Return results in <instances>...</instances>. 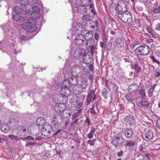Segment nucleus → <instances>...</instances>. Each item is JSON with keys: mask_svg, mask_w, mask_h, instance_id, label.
Wrapping results in <instances>:
<instances>
[{"mask_svg": "<svg viewBox=\"0 0 160 160\" xmlns=\"http://www.w3.org/2000/svg\"><path fill=\"white\" fill-rule=\"evenodd\" d=\"M96 99V95L95 94V92L92 90L88 93L87 98L86 104L88 105L92 101L95 100Z\"/></svg>", "mask_w": 160, "mask_h": 160, "instance_id": "obj_8", "label": "nucleus"}, {"mask_svg": "<svg viewBox=\"0 0 160 160\" xmlns=\"http://www.w3.org/2000/svg\"><path fill=\"white\" fill-rule=\"evenodd\" d=\"M96 128L93 127H91V130L89 133L88 134L87 137L90 139L92 138L94 134H95Z\"/></svg>", "mask_w": 160, "mask_h": 160, "instance_id": "obj_24", "label": "nucleus"}, {"mask_svg": "<svg viewBox=\"0 0 160 160\" xmlns=\"http://www.w3.org/2000/svg\"><path fill=\"white\" fill-rule=\"evenodd\" d=\"M62 122L59 115L58 114L55 115L52 119L51 123L55 125L60 124Z\"/></svg>", "mask_w": 160, "mask_h": 160, "instance_id": "obj_14", "label": "nucleus"}, {"mask_svg": "<svg viewBox=\"0 0 160 160\" xmlns=\"http://www.w3.org/2000/svg\"><path fill=\"white\" fill-rule=\"evenodd\" d=\"M8 137L11 138V139H13L16 140H17L18 138L17 136H15L12 135H9Z\"/></svg>", "mask_w": 160, "mask_h": 160, "instance_id": "obj_48", "label": "nucleus"}, {"mask_svg": "<svg viewBox=\"0 0 160 160\" xmlns=\"http://www.w3.org/2000/svg\"><path fill=\"white\" fill-rule=\"evenodd\" d=\"M83 104L82 103V102H80L78 104L77 106H76V107L77 108H78V110H82V108H81V106H82Z\"/></svg>", "mask_w": 160, "mask_h": 160, "instance_id": "obj_46", "label": "nucleus"}, {"mask_svg": "<svg viewBox=\"0 0 160 160\" xmlns=\"http://www.w3.org/2000/svg\"><path fill=\"white\" fill-rule=\"evenodd\" d=\"M40 2L38 0H33L32 1V4L33 6H38L40 4Z\"/></svg>", "mask_w": 160, "mask_h": 160, "instance_id": "obj_42", "label": "nucleus"}, {"mask_svg": "<svg viewBox=\"0 0 160 160\" xmlns=\"http://www.w3.org/2000/svg\"><path fill=\"white\" fill-rule=\"evenodd\" d=\"M118 16L122 15L123 13L127 11L125 3L122 1H119L116 7Z\"/></svg>", "mask_w": 160, "mask_h": 160, "instance_id": "obj_3", "label": "nucleus"}, {"mask_svg": "<svg viewBox=\"0 0 160 160\" xmlns=\"http://www.w3.org/2000/svg\"><path fill=\"white\" fill-rule=\"evenodd\" d=\"M9 122L13 126H18L19 124L18 121L16 119L13 118H10V119Z\"/></svg>", "mask_w": 160, "mask_h": 160, "instance_id": "obj_26", "label": "nucleus"}, {"mask_svg": "<svg viewBox=\"0 0 160 160\" xmlns=\"http://www.w3.org/2000/svg\"><path fill=\"white\" fill-rule=\"evenodd\" d=\"M1 129L3 132L6 133L9 131V127L7 125H4L2 127Z\"/></svg>", "mask_w": 160, "mask_h": 160, "instance_id": "obj_36", "label": "nucleus"}, {"mask_svg": "<svg viewBox=\"0 0 160 160\" xmlns=\"http://www.w3.org/2000/svg\"><path fill=\"white\" fill-rule=\"evenodd\" d=\"M154 76L155 78L160 77V72L158 71L155 72L154 73Z\"/></svg>", "mask_w": 160, "mask_h": 160, "instance_id": "obj_51", "label": "nucleus"}, {"mask_svg": "<svg viewBox=\"0 0 160 160\" xmlns=\"http://www.w3.org/2000/svg\"><path fill=\"white\" fill-rule=\"evenodd\" d=\"M21 18V16L19 14L15 13L13 15V18L15 21H18Z\"/></svg>", "mask_w": 160, "mask_h": 160, "instance_id": "obj_38", "label": "nucleus"}, {"mask_svg": "<svg viewBox=\"0 0 160 160\" xmlns=\"http://www.w3.org/2000/svg\"><path fill=\"white\" fill-rule=\"evenodd\" d=\"M147 30L148 33H150L152 35H153L154 34L152 32V30L150 28H148Z\"/></svg>", "mask_w": 160, "mask_h": 160, "instance_id": "obj_62", "label": "nucleus"}, {"mask_svg": "<svg viewBox=\"0 0 160 160\" xmlns=\"http://www.w3.org/2000/svg\"><path fill=\"white\" fill-rule=\"evenodd\" d=\"M155 54L158 57H160V50H156L155 52Z\"/></svg>", "mask_w": 160, "mask_h": 160, "instance_id": "obj_56", "label": "nucleus"}, {"mask_svg": "<svg viewBox=\"0 0 160 160\" xmlns=\"http://www.w3.org/2000/svg\"><path fill=\"white\" fill-rule=\"evenodd\" d=\"M142 55H147L150 52V48L147 45L142 46Z\"/></svg>", "mask_w": 160, "mask_h": 160, "instance_id": "obj_21", "label": "nucleus"}, {"mask_svg": "<svg viewBox=\"0 0 160 160\" xmlns=\"http://www.w3.org/2000/svg\"><path fill=\"white\" fill-rule=\"evenodd\" d=\"M154 14H158L160 13V5L158 7L155 8L152 11Z\"/></svg>", "mask_w": 160, "mask_h": 160, "instance_id": "obj_39", "label": "nucleus"}, {"mask_svg": "<svg viewBox=\"0 0 160 160\" xmlns=\"http://www.w3.org/2000/svg\"><path fill=\"white\" fill-rule=\"evenodd\" d=\"M90 121L89 119L87 118L86 119L85 121V124L87 126H89L90 125Z\"/></svg>", "mask_w": 160, "mask_h": 160, "instance_id": "obj_45", "label": "nucleus"}, {"mask_svg": "<svg viewBox=\"0 0 160 160\" xmlns=\"http://www.w3.org/2000/svg\"><path fill=\"white\" fill-rule=\"evenodd\" d=\"M125 135L127 138H130L133 134V131L131 129H126L125 131Z\"/></svg>", "mask_w": 160, "mask_h": 160, "instance_id": "obj_23", "label": "nucleus"}, {"mask_svg": "<svg viewBox=\"0 0 160 160\" xmlns=\"http://www.w3.org/2000/svg\"><path fill=\"white\" fill-rule=\"evenodd\" d=\"M68 114L67 112H65L64 111H62L60 115L62 118H65L68 117Z\"/></svg>", "mask_w": 160, "mask_h": 160, "instance_id": "obj_41", "label": "nucleus"}, {"mask_svg": "<svg viewBox=\"0 0 160 160\" xmlns=\"http://www.w3.org/2000/svg\"><path fill=\"white\" fill-rule=\"evenodd\" d=\"M52 131V126L49 124L46 125L41 129V132L44 136H48Z\"/></svg>", "mask_w": 160, "mask_h": 160, "instance_id": "obj_5", "label": "nucleus"}, {"mask_svg": "<svg viewBox=\"0 0 160 160\" xmlns=\"http://www.w3.org/2000/svg\"><path fill=\"white\" fill-rule=\"evenodd\" d=\"M77 82V79L75 77H72L70 78H68V79H64V80L63 82V84H65L66 82H67L68 84L71 85L76 84Z\"/></svg>", "mask_w": 160, "mask_h": 160, "instance_id": "obj_13", "label": "nucleus"}, {"mask_svg": "<svg viewBox=\"0 0 160 160\" xmlns=\"http://www.w3.org/2000/svg\"><path fill=\"white\" fill-rule=\"evenodd\" d=\"M150 58L154 62H155L157 60L153 55H151Z\"/></svg>", "mask_w": 160, "mask_h": 160, "instance_id": "obj_58", "label": "nucleus"}, {"mask_svg": "<svg viewBox=\"0 0 160 160\" xmlns=\"http://www.w3.org/2000/svg\"><path fill=\"white\" fill-rule=\"evenodd\" d=\"M125 121L130 125H133L135 123V118L133 116L129 115L125 118Z\"/></svg>", "mask_w": 160, "mask_h": 160, "instance_id": "obj_11", "label": "nucleus"}, {"mask_svg": "<svg viewBox=\"0 0 160 160\" xmlns=\"http://www.w3.org/2000/svg\"><path fill=\"white\" fill-rule=\"evenodd\" d=\"M57 103L59 104H64L66 103L67 101L68 98L67 96L65 95H62L60 94L57 96ZM61 105H58V107L59 108L56 110V108H55V110H61V108H60L61 107L60 106Z\"/></svg>", "mask_w": 160, "mask_h": 160, "instance_id": "obj_4", "label": "nucleus"}, {"mask_svg": "<svg viewBox=\"0 0 160 160\" xmlns=\"http://www.w3.org/2000/svg\"><path fill=\"white\" fill-rule=\"evenodd\" d=\"M93 35V32L92 31H88L85 34V38L87 40V42H89V41L92 40Z\"/></svg>", "mask_w": 160, "mask_h": 160, "instance_id": "obj_18", "label": "nucleus"}, {"mask_svg": "<svg viewBox=\"0 0 160 160\" xmlns=\"http://www.w3.org/2000/svg\"><path fill=\"white\" fill-rule=\"evenodd\" d=\"M20 131H22L23 132H26L27 131V130L25 126H21Z\"/></svg>", "mask_w": 160, "mask_h": 160, "instance_id": "obj_54", "label": "nucleus"}, {"mask_svg": "<svg viewBox=\"0 0 160 160\" xmlns=\"http://www.w3.org/2000/svg\"><path fill=\"white\" fill-rule=\"evenodd\" d=\"M84 40V37L83 35L81 34H77V36L75 38V44L78 46H83L85 43Z\"/></svg>", "mask_w": 160, "mask_h": 160, "instance_id": "obj_6", "label": "nucleus"}, {"mask_svg": "<svg viewBox=\"0 0 160 160\" xmlns=\"http://www.w3.org/2000/svg\"><path fill=\"white\" fill-rule=\"evenodd\" d=\"M69 86L68 85H65V87H62L60 89L61 94L65 95L67 96L70 93V91L69 89Z\"/></svg>", "mask_w": 160, "mask_h": 160, "instance_id": "obj_16", "label": "nucleus"}, {"mask_svg": "<svg viewBox=\"0 0 160 160\" xmlns=\"http://www.w3.org/2000/svg\"><path fill=\"white\" fill-rule=\"evenodd\" d=\"M80 112H81V111H78L77 112L74 113L72 114L71 119L73 121L70 124V125L71 126H73L75 123L77 124L78 119L77 117L79 116V114Z\"/></svg>", "mask_w": 160, "mask_h": 160, "instance_id": "obj_12", "label": "nucleus"}, {"mask_svg": "<svg viewBox=\"0 0 160 160\" xmlns=\"http://www.w3.org/2000/svg\"><path fill=\"white\" fill-rule=\"evenodd\" d=\"M154 137V134L152 131H148L145 134V138L151 140Z\"/></svg>", "mask_w": 160, "mask_h": 160, "instance_id": "obj_25", "label": "nucleus"}, {"mask_svg": "<svg viewBox=\"0 0 160 160\" xmlns=\"http://www.w3.org/2000/svg\"><path fill=\"white\" fill-rule=\"evenodd\" d=\"M87 24H88V26H89L90 28L95 30V29L94 28L96 27V31H98L99 27L98 21L97 19H95L94 21L92 20H88L87 21Z\"/></svg>", "mask_w": 160, "mask_h": 160, "instance_id": "obj_9", "label": "nucleus"}, {"mask_svg": "<svg viewBox=\"0 0 160 160\" xmlns=\"http://www.w3.org/2000/svg\"><path fill=\"white\" fill-rule=\"evenodd\" d=\"M99 37V34L98 33L96 32L95 33L94 38L96 40H97Z\"/></svg>", "mask_w": 160, "mask_h": 160, "instance_id": "obj_60", "label": "nucleus"}, {"mask_svg": "<svg viewBox=\"0 0 160 160\" xmlns=\"http://www.w3.org/2000/svg\"><path fill=\"white\" fill-rule=\"evenodd\" d=\"M83 25L79 23L77 24L74 27V30L75 33L77 34H81L82 32L83 31Z\"/></svg>", "mask_w": 160, "mask_h": 160, "instance_id": "obj_15", "label": "nucleus"}, {"mask_svg": "<svg viewBox=\"0 0 160 160\" xmlns=\"http://www.w3.org/2000/svg\"><path fill=\"white\" fill-rule=\"evenodd\" d=\"M112 144L115 147H119L124 142V140L122 137H116L112 141Z\"/></svg>", "mask_w": 160, "mask_h": 160, "instance_id": "obj_7", "label": "nucleus"}, {"mask_svg": "<svg viewBox=\"0 0 160 160\" xmlns=\"http://www.w3.org/2000/svg\"><path fill=\"white\" fill-rule=\"evenodd\" d=\"M87 81L88 80L86 79H83L81 81L80 85L82 89H86L88 85Z\"/></svg>", "mask_w": 160, "mask_h": 160, "instance_id": "obj_29", "label": "nucleus"}, {"mask_svg": "<svg viewBox=\"0 0 160 160\" xmlns=\"http://www.w3.org/2000/svg\"><path fill=\"white\" fill-rule=\"evenodd\" d=\"M126 146H128L130 148H132L135 146V142L132 141H127L125 144Z\"/></svg>", "mask_w": 160, "mask_h": 160, "instance_id": "obj_31", "label": "nucleus"}, {"mask_svg": "<svg viewBox=\"0 0 160 160\" xmlns=\"http://www.w3.org/2000/svg\"><path fill=\"white\" fill-rule=\"evenodd\" d=\"M14 10L16 13L20 14L22 12L23 10L22 8H20L18 6H15L14 8Z\"/></svg>", "mask_w": 160, "mask_h": 160, "instance_id": "obj_37", "label": "nucleus"}, {"mask_svg": "<svg viewBox=\"0 0 160 160\" xmlns=\"http://www.w3.org/2000/svg\"><path fill=\"white\" fill-rule=\"evenodd\" d=\"M115 6V4L112 2L109 6V9L110 11L112 10L113 7Z\"/></svg>", "mask_w": 160, "mask_h": 160, "instance_id": "obj_50", "label": "nucleus"}, {"mask_svg": "<svg viewBox=\"0 0 160 160\" xmlns=\"http://www.w3.org/2000/svg\"><path fill=\"white\" fill-rule=\"evenodd\" d=\"M32 9L33 10L32 14H34V15L35 16V17L37 18H39L40 17V15L39 14L40 11L39 8L38 6H34L32 7Z\"/></svg>", "mask_w": 160, "mask_h": 160, "instance_id": "obj_17", "label": "nucleus"}, {"mask_svg": "<svg viewBox=\"0 0 160 160\" xmlns=\"http://www.w3.org/2000/svg\"><path fill=\"white\" fill-rule=\"evenodd\" d=\"M102 94L105 98H107L108 94L106 91H103L102 93Z\"/></svg>", "mask_w": 160, "mask_h": 160, "instance_id": "obj_59", "label": "nucleus"}, {"mask_svg": "<svg viewBox=\"0 0 160 160\" xmlns=\"http://www.w3.org/2000/svg\"><path fill=\"white\" fill-rule=\"evenodd\" d=\"M37 21L33 18H30L28 19L27 21L21 24L22 28L26 30L27 32H31L35 31L36 29L35 27L32 26L37 24Z\"/></svg>", "mask_w": 160, "mask_h": 160, "instance_id": "obj_1", "label": "nucleus"}, {"mask_svg": "<svg viewBox=\"0 0 160 160\" xmlns=\"http://www.w3.org/2000/svg\"><path fill=\"white\" fill-rule=\"evenodd\" d=\"M156 125L158 128H160V119H158L156 121Z\"/></svg>", "mask_w": 160, "mask_h": 160, "instance_id": "obj_49", "label": "nucleus"}, {"mask_svg": "<svg viewBox=\"0 0 160 160\" xmlns=\"http://www.w3.org/2000/svg\"><path fill=\"white\" fill-rule=\"evenodd\" d=\"M97 103H95L94 104L93 106H92V108H91V110H94L95 109H98V108L97 107Z\"/></svg>", "mask_w": 160, "mask_h": 160, "instance_id": "obj_52", "label": "nucleus"}, {"mask_svg": "<svg viewBox=\"0 0 160 160\" xmlns=\"http://www.w3.org/2000/svg\"><path fill=\"white\" fill-rule=\"evenodd\" d=\"M123 151L122 150H121L117 153V155L118 157H120L123 154Z\"/></svg>", "mask_w": 160, "mask_h": 160, "instance_id": "obj_63", "label": "nucleus"}, {"mask_svg": "<svg viewBox=\"0 0 160 160\" xmlns=\"http://www.w3.org/2000/svg\"><path fill=\"white\" fill-rule=\"evenodd\" d=\"M88 68L89 70L90 71H93V70L94 68L93 65L92 64H90L88 66Z\"/></svg>", "mask_w": 160, "mask_h": 160, "instance_id": "obj_53", "label": "nucleus"}, {"mask_svg": "<svg viewBox=\"0 0 160 160\" xmlns=\"http://www.w3.org/2000/svg\"><path fill=\"white\" fill-rule=\"evenodd\" d=\"M142 46H140L138 47L136 49L134 50V52L136 54L138 55H142Z\"/></svg>", "mask_w": 160, "mask_h": 160, "instance_id": "obj_28", "label": "nucleus"}, {"mask_svg": "<svg viewBox=\"0 0 160 160\" xmlns=\"http://www.w3.org/2000/svg\"><path fill=\"white\" fill-rule=\"evenodd\" d=\"M139 94L141 96V98L142 100L146 99V93L144 89H141L140 91Z\"/></svg>", "mask_w": 160, "mask_h": 160, "instance_id": "obj_33", "label": "nucleus"}, {"mask_svg": "<svg viewBox=\"0 0 160 160\" xmlns=\"http://www.w3.org/2000/svg\"><path fill=\"white\" fill-rule=\"evenodd\" d=\"M125 98L128 102H132L133 101V96L132 95L129 93V94H126Z\"/></svg>", "mask_w": 160, "mask_h": 160, "instance_id": "obj_32", "label": "nucleus"}, {"mask_svg": "<svg viewBox=\"0 0 160 160\" xmlns=\"http://www.w3.org/2000/svg\"><path fill=\"white\" fill-rule=\"evenodd\" d=\"M118 17L121 18V20L124 22L130 24L132 22L131 13L129 11H126L123 13L122 15L118 16Z\"/></svg>", "mask_w": 160, "mask_h": 160, "instance_id": "obj_2", "label": "nucleus"}, {"mask_svg": "<svg viewBox=\"0 0 160 160\" xmlns=\"http://www.w3.org/2000/svg\"><path fill=\"white\" fill-rule=\"evenodd\" d=\"M142 103V106H143L145 107H147L148 106L149 103L148 101H146L143 102Z\"/></svg>", "mask_w": 160, "mask_h": 160, "instance_id": "obj_44", "label": "nucleus"}, {"mask_svg": "<svg viewBox=\"0 0 160 160\" xmlns=\"http://www.w3.org/2000/svg\"><path fill=\"white\" fill-rule=\"evenodd\" d=\"M137 85L136 84H132L128 88V90L130 92H134L136 89Z\"/></svg>", "mask_w": 160, "mask_h": 160, "instance_id": "obj_30", "label": "nucleus"}, {"mask_svg": "<svg viewBox=\"0 0 160 160\" xmlns=\"http://www.w3.org/2000/svg\"><path fill=\"white\" fill-rule=\"evenodd\" d=\"M70 122V120L68 119L66 120L65 122L64 125L65 126H67L69 123Z\"/></svg>", "mask_w": 160, "mask_h": 160, "instance_id": "obj_61", "label": "nucleus"}, {"mask_svg": "<svg viewBox=\"0 0 160 160\" xmlns=\"http://www.w3.org/2000/svg\"><path fill=\"white\" fill-rule=\"evenodd\" d=\"M19 38L21 41H26L28 40V39L27 36H26V34H22L19 36Z\"/></svg>", "mask_w": 160, "mask_h": 160, "instance_id": "obj_40", "label": "nucleus"}, {"mask_svg": "<svg viewBox=\"0 0 160 160\" xmlns=\"http://www.w3.org/2000/svg\"><path fill=\"white\" fill-rule=\"evenodd\" d=\"M134 69L135 70V72H134L135 75H138L139 74L140 71L141 70V68L140 66H139L138 65H135L134 66ZM137 76V75H136Z\"/></svg>", "mask_w": 160, "mask_h": 160, "instance_id": "obj_34", "label": "nucleus"}, {"mask_svg": "<svg viewBox=\"0 0 160 160\" xmlns=\"http://www.w3.org/2000/svg\"><path fill=\"white\" fill-rule=\"evenodd\" d=\"M85 46L87 48L90 47V52L92 55L94 54V50L96 49L95 47L93 45H92L89 42H86Z\"/></svg>", "mask_w": 160, "mask_h": 160, "instance_id": "obj_20", "label": "nucleus"}, {"mask_svg": "<svg viewBox=\"0 0 160 160\" xmlns=\"http://www.w3.org/2000/svg\"><path fill=\"white\" fill-rule=\"evenodd\" d=\"M137 104L138 105V106L139 107H142V101H138V100L137 101Z\"/></svg>", "mask_w": 160, "mask_h": 160, "instance_id": "obj_57", "label": "nucleus"}, {"mask_svg": "<svg viewBox=\"0 0 160 160\" xmlns=\"http://www.w3.org/2000/svg\"><path fill=\"white\" fill-rule=\"evenodd\" d=\"M46 122L45 118L42 117L38 118L36 120V123L37 125L42 126L44 125Z\"/></svg>", "mask_w": 160, "mask_h": 160, "instance_id": "obj_19", "label": "nucleus"}, {"mask_svg": "<svg viewBox=\"0 0 160 160\" xmlns=\"http://www.w3.org/2000/svg\"><path fill=\"white\" fill-rule=\"evenodd\" d=\"M153 40L152 39H149L146 40V42L148 43H150L152 42Z\"/></svg>", "mask_w": 160, "mask_h": 160, "instance_id": "obj_64", "label": "nucleus"}, {"mask_svg": "<svg viewBox=\"0 0 160 160\" xmlns=\"http://www.w3.org/2000/svg\"><path fill=\"white\" fill-rule=\"evenodd\" d=\"M96 141V139H95L92 140H89L87 142L91 146H94Z\"/></svg>", "mask_w": 160, "mask_h": 160, "instance_id": "obj_43", "label": "nucleus"}, {"mask_svg": "<svg viewBox=\"0 0 160 160\" xmlns=\"http://www.w3.org/2000/svg\"><path fill=\"white\" fill-rule=\"evenodd\" d=\"M76 8L79 14L84 15L87 12V8L84 5H80L78 6Z\"/></svg>", "mask_w": 160, "mask_h": 160, "instance_id": "obj_10", "label": "nucleus"}, {"mask_svg": "<svg viewBox=\"0 0 160 160\" xmlns=\"http://www.w3.org/2000/svg\"><path fill=\"white\" fill-rule=\"evenodd\" d=\"M81 52H79L78 50L76 51L75 52V55H76V57L80 56L81 55Z\"/></svg>", "mask_w": 160, "mask_h": 160, "instance_id": "obj_55", "label": "nucleus"}, {"mask_svg": "<svg viewBox=\"0 0 160 160\" xmlns=\"http://www.w3.org/2000/svg\"><path fill=\"white\" fill-rule=\"evenodd\" d=\"M155 29L158 31H160V22L156 25Z\"/></svg>", "mask_w": 160, "mask_h": 160, "instance_id": "obj_47", "label": "nucleus"}, {"mask_svg": "<svg viewBox=\"0 0 160 160\" xmlns=\"http://www.w3.org/2000/svg\"><path fill=\"white\" fill-rule=\"evenodd\" d=\"M115 42H116V46L118 48H121L123 46L124 44V40L121 38H117Z\"/></svg>", "mask_w": 160, "mask_h": 160, "instance_id": "obj_22", "label": "nucleus"}, {"mask_svg": "<svg viewBox=\"0 0 160 160\" xmlns=\"http://www.w3.org/2000/svg\"><path fill=\"white\" fill-rule=\"evenodd\" d=\"M90 16L89 14H86L83 15L82 17V20L83 21H86L87 24V21L88 20H91L90 19Z\"/></svg>", "mask_w": 160, "mask_h": 160, "instance_id": "obj_35", "label": "nucleus"}, {"mask_svg": "<svg viewBox=\"0 0 160 160\" xmlns=\"http://www.w3.org/2000/svg\"><path fill=\"white\" fill-rule=\"evenodd\" d=\"M29 3V0H22L20 4L22 8H26Z\"/></svg>", "mask_w": 160, "mask_h": 160, "instance_id": "obj_27", "label": "nucleus"}]
</instances>
